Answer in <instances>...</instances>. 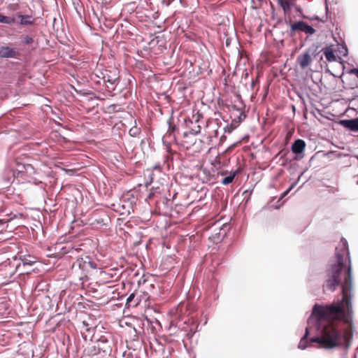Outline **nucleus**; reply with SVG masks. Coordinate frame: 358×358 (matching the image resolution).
Wrapping results in <instances>:
<instances>
[{
	"instance_id": "1",
	"label": "nucleus",
	"mask_w": 358,
	"mask_h": 358,
	"mask_svg": "<svg viewBox=\"0 0 358 358\" xmlns=\"http://www.w3.org/2000/svg\"><path fill=\"white\" fill-rule=\"evenodd\" d=\"M336 263L327 271V279L323 285L324 289L334 292L340 285L343 298L329 306H315L313 314L317 320L321 336L310 339L311 343H318L320 347L331 349L344 342L350 344L354 328L351 321L345 317L352 313V266L347 241L342 238L336 248Z\"/></svg>"
},
{
	"instance_id": "2",
	"label": "nucleus",
	"mask_w": 358,
	"mask_h": 358,
	"mask_svg": "<svg viewBox=\"0 0 358 358\" xmlns=\"http://www.w3.org/2000/svg\"><path fill=\"white\" fill-rule=\"evenodd\" d=\"M217 129H214L213 133L208 132L202 136V138L196 139L194 142L189 145L194 153H199L206 150L210 145L213 136H217Z\"/></svg>"
},
{
	"instance_id": "3",
	"label": "nucleus",
	"mask_w": 358,
	"mask_h": 358,
	"mask_svg": "<svg viewBox=\"0 0 358 358\" xmlns=\"http://www.w3.org/2000/svg\"><path fill=\"white\" fill-rule=\"evenodd\" d=\"M92 348L94 349V351H91V353L93 355L97 353V352L96 351V348L98 349V352L101 351H102L103 352H111L112 350L110 343L108 342V339L104 336H101L97 340L96 345H93Z\"/></svg>"
},
{
	"instance_id": "4",
	"label": "nucleus",
	"mask_w": 358,
	"mask_h": 358,
	"mask_svg": "<svg viewBox=\"0 0 358 358\" xmlns=\"http://www.w3.org/2000/svg\"><path fill=\"white\" fill-rule=\"evenodd\" d=\"M290 27L292 31L299 30L310 35L315 32V29L313 27L308 25L303 21L293 23L291 24Z\"/></svg>"
},
{
	"instance_id": "5",
	"label": "nucleus",
	"mask_w": 358,
	"mask_h": 358,
	"mask_svg": "<svg viewBox=\"0 0 358 358\" xmlns=\"http://www.w3.org/2000/svg\"><path fill=\"white\" fill-rule=\"evenodd\" d=\"M101 281L103 284H107L110 282H114L119 280L120 275L117 274L115 271L113 270H109L108 271H102L101 272Z\"/></svg>"
},
{
	"instance_id": "6",
	"label": "nucleus",
	"mask_w": 358,
	"mask_h": 358,
	"mask_svg": "<svg viewBox=\"0 0 358 358\" xmlns=\"http://www.w3.org/2000/svg\"><path fill=\"white\" fill-rule=\"evenodd\" d=\"M296 62L302 69H305L311 64L312 57L309 52H306L297 57Z\"/></svg>"
},
{
	"instance_id": "7",
	"label": "nucleus",
	"mask_w": 358,
	"mask_h": 358,
	"mask_svg": "<svg viewBox=\"0 0 358 358\" xmlns=\"http://www.w3.org/2000/svg\"><path fill=\"white\" fill-rule=\"evenodd\" d=\"M306 148V143L302 139L296 140L292 145V151L295 154L302 153Z\"/></svg>"
},
{
	"instance_id": "8",
	"label": "nucleus",
	"mask_w": 358,
	"mask_h": 358,
	"mask_svg": "<svg viewBox=\"0 0 358 358\" xmlns=\"http://www.w3.org/2000/svg\"><path fill=\"white\" fill-rule=\"evenodd\" d=\"M17 52L9 47L0 48V57L13 58L16 57Z\"/></svg>"
},
{
	"instance_id": "9",
	"label": "nucleus",
	"mask_w": 358,
	"mask_h": 358,
	"mask_svg": "<svg viewBox=\"0 0 358 358\" xmlns=\"http://www.w3.org/2000/svg\"><path fill=\"white\" fill-rule=\"evenodd\" d=\"M341 124L352 131H358V118L342 120Z\"/></svg>"
},
{
	"instance_id": "10",
	"label": "nucleus",
	"mask_w": 358,
	"mask_h": 358,
	"mask_svg": "<svg viewBox=\"0 0 358 358\" xmlns=\"http://www.w3.org/2000/svg\"><path fill=\"white\" fill-rule=\"evenodd\" d=\"M202 117L203 115L199 110H196V113H193L192 118L188 117L185 120V126L189 127V124H193L194 122L196 124Z\"/></svg>"
},
{
	"instance_id": "11",
	"label": "nucleus",
	"mask_w": 358,
	"mask_h": 358,
	"mask_svg": "<svg viewBox=\"0 0 358 358\" xmlns=\"http://www.w3.org/2000/svg\"><path fill=\"white\" fill-rule=\"evenodd\" d=\"M112 75L108 73H106L103 76V80L105 83H108L111 85L115 83L116 81L119 80V76L116 71L113 72H110Z\"/></svg>"
},
{
	"instance_id": "12",
	"label": "nucleus",
	"mask_w": 358,
	"mask_h": 358,
	"mask_svg": "<svg viewBox=\"0 0 358 358\" xmlns=\"http://www.w3.org/2000/svg\"><path fill=\"white\" fill-rule=\"evenodd\" d=\"M322 52L327 61H336V57L334 55V50L331 46L325 47L324 48L322 49Z\"/></svg>"
},
{
	"instance_id": "13",
	"label": "nucleus",
	"mask_w": 358,
	"mask_h": 358,
	"mask_svg": "<svg viewBox=\"0 0 358 358\" xmlns=\"http://www.w3.org/2000/svg\"><path fill=\"white\" fill-rule=\"evenodd\" d=\"M18 18L20 19L21 25H31L34 23V18L29 15H18Z\"/></svg>"
},
{
	"instance_id": "14",
	"label": "nucleus",
	"mask_w": 358,
	"mask_h": 358,
	"mask_svg": "<svg viewBox=\"0 0 358 358\" xmlns=\"http://www.w3.org/2000/svg\"><path fill=\"white\" fill-rule=\"evenodd\" d=\"M294 0H279L280 6L282 7L285 13H289L291 8L294 6Z\"/></svg>"
},
{
	"instance_id": "15",
	"label": "nucleus",
	"mask_w": 358,
	"mask_h": 358,
	"mask_svg": "<svg viewBox=\"0 0 358 358\" xmlns=\"http://www.w3.org/2000/svg\"><path fill=\"white\" fill-rule=\"evenodd\" d=\"M0 22L7 24H12L15 22V17L5 16L0 13Z\"/></svg>"
},
{
	"instance_id": "16",
	"label": "nucleus",
	"mask_w": 358,
	"mask_h": 358,
	"mask_svg": "<svg viewBox=\"0 0 358 358\" xmlns=\"http://www.w3.org/2000/svg\"><path fill=\"white\" fill-rule=\"evenodd\" d=\"M309 332H308V329L306 328V334L305 335L301 338L299 343V348L300 349H305L306 347H307V337H308V335Z\"/></svg>"
},
{
	"instance_id": "17",
	"label": "nucleus",
	"mask_w": 358,
	"mask_h": 358,
	"mask_svg": "<svg viewBox=\"0 0 358 358\" xmlns=\"http://www.w3.org/2000/svg\"><path fill=\"white\" fill-rule=\"evenodd\" d=\"M186 127L189 129V133L194 135L199 134L201 131V126L194 122L193 124H189V127Z\"/></svg>"
},
{
	"instance_id": "18",
	"label": "nucleus",
	"mask_w": 358,
	"mask_h": 358,
	"mask_svg": "<svg viewBox=\"0 0 358 358\" xmlns=\"http://www.w3.org/2000/svg\"><path fill=\"white\" fill-rule=\"evenodd\" d=\"M141 133V128L134 126L129 129V134L132 137L138 136Z\"/></svg>"
},
{
	"instance_id": "19",
	"label": "nucleus",
	"mask_w": 358,
	"mask_h": 358,
	"mask_svg": "<svg viewBox=\"0 0 358 358\" xmlns=\"http://www.w3.org/2000/svg\"><path fill=\"white\" fill-rule=\"evenodd\" d=\"M86 264L83 259H78L76 262H74L72 265V269H75L76 268H81Z\"/></svg>"
},
{
	"instance_id": "20",
	"label": "nucleus",
	"mask_w": 358,
	"mask_h": 358,
	"mask_svg": "<svg viewBox=\"0 0 358 358\" xmlns=\"http://www.w3.org/2000/svg\"><path fill=\"white\" fill-rule=\"evenodd\" d=\"M235 176H236V173H234L233 174L224 178L222 180V183L225 185L230 184L231 182H232Z\"/></svg>"
},
{
	"instance_id": "21",
	"label": "nucleus",
	"mask_w": 358,
	"mask_h": 358,
	"mask_svg": "<svg viewBox=\"0 0 358 358\" xmlns=\"http://www.w3.org/2000/svg\"><path fill=\"white\" fill-rule=\"evenodd\" d=\"M33 42H34V39L32 37L29 36H26L25 37H24L23 43L24 44L29 45V44L32 43Z\"/></svg>"
},
{
	"instance_id": "22",
	"label": "nucleus",
	"mask_w": 358,
	"mask_h": 358,
	"mask_svg": "<svg viewBox=\"0 0 358 358\" xmlns=\"http://www.w3.org/2000/svg\"><path fill=\"white\" fill-rule=\"evenodd\" d=\"M22 262L23 263V265H32L34 263H35L34 260L28 259L26 257H24L22 259Z\"/></svg>"
},
{
	"instance_id": "23",
	"label": "nucleus",
	"mask_w": 358,
	"mask_h": 358,
	"mask_svg": "<svg viewBox=\"0 0 358 358\" xmlns=\"http://www.w3.org/2000/svg\"><path fill=\"white\" fill-rule=\"evenodd\" d=\"M134 298H135V294L134 293L131 294L127 299V304H128L129 306H131V303L134 301Z\"/></svg>"
},
{
	"instance_id": "24",
	"label": "nucleus",
	"mask_w": 358,
	"mask_h": 358,
	"mask_svg": "<svg viewBox=\"0 0 358 358\" xmlns=\"http://www.w3.org/2000/svg\"><path fill=\"white\" fill-rule=\"evenodd\" d=\"M294 185H292L286 191H285L281 196H280V199H282L284 198L285 196H287L288 194V193L290 192V190L294 187Z\"/></svg>"
},
{
	"instance_id": "25",
	"label": "nucleus",
	"mask_w": 358,
	"mask_h": 358,
	"mask_svg": "<svg viewBox=\"0 0 358 358\" xmlns=\"http://www.w3.org/2000/svg\"><path fill=\"white\" fill-rule=\"evenodd\" d=\"M349 73L355 75L358 78V69H352L349 71Z\"/></svg>"
},
{
	"instance_id": "26",
	"label": "nucleus",
	"mask_w": 358,
	"mask_h": 358,
	"mask_svg": "<svg viewBox=\"0 0 358 358\" xmlns=\"http://www.w3.org/2000/svg\"><path fill=\"white\" fill-rule=\"evenodd\" d=\"M117 286V285H110V286L108 287V288L113 289L112 291V293L114 294L115 292L117 291V288H116Z\"/></svg>"
},
{
	"instance_id": "27",
	"label": "nucleus",
	"mask_w": 358,
	"mask_h": 358,
	"mask_svg": "<svg viewBox=\"0 0 358 358\" xmlns=\"http://www.w3.org/2000/svg\"><path fill=\"white\" fill-rule=\"evenodd\" d=\"M35 290L36 291H40V290H43V287H41V283H38L36 286H35Z\"/></svg>"
},
{
	"instance_id": "28",
	"label": "nucleus",
	"mask_w": 358,
	"mask_h": 358,
	"mask_svg": "<svg viewBox=\"0 0 358 358\" xmlns=\"http://www.w3.org/2000/svg\"><path fill=\"white\" fill-rule=\"evenodd\" d=\"M343 51H341V52L343 53V55H346L348 54V49L345 47H343Z\"/></svg>"
},
{
	"instance_id": "29",
	"label": "nucleus",
	"mask_w": 358,
	"mask_h": 358,
	"mask_svg": "<svg viewBox=\"0 0 358 358\" xmlns=\"http://www.w3.org/2000/svg\"><path fill=\"white\" fill-rule=\"evenodd\" d=\"M19 266H20V265H19V266H16V268H15L14 270H13V271L10 273V277H11V276H12V275L15 273L16 269H17Z\"/></svg>"
},
{
	"instance_id": "30",
	"label": "nucleus",
	"mask_w": 358,
	"mask_h": 358,
	"mask_svg": "<svg viewBox=\"0 0 358 358\" xmlns=\"http://www.w3.org/2000/svg\"><path fill=\"white\" fill-rule=\"evenodd\" d=\"M236 126H233L232 124L230 127H228V132H231L234 129H235Z\"/></svg>"
},
{
	"instance_id": "31",
	"label": "nucleus",
	"mask_w": 358,
	"mask_h": 358,
	"mask_svg": "<svg viewBox=\"0 0 358 358\" xmlns=\"http://www.w3.org/2000/svg\"><path fill=\"white\" fill-rule=\"evenodd\" d=\"M138 303H139V301L136 299V300L134 301V303L133 306H136L138 304Z\"/></svg>"
},
{
	"instance_id": "32",
	"label": "nucleus",
	"mask_w": 358,
	"mask_h": 358,
	"mask_svg": "<svg viewBox=\"0 0 358 358\" xmlns=\"http://www.w3.org/2000/svg\"><path fill=\"white\" fill-rule=\"evenodd\" d=\"M188 133L187 132H185L184 134H183V136L185 138H187L188 137Z\"/></svg>"
},
{
	"instance_id": "33",
	"label": "nucleus",
	"mask_w": 358,
	"mask_h": 358,
	"mask_svg": "<svg viewBox=\"0 0 358 358\" xmlns=\"http://www.w3.org/2000/svg\"><path fill=\"white\" fill-rule=\"evenodd\" d=\"M154 169H159V166H155Z\"/></svg>"
},
{
	"instance_id": "34",
	"label": "nucleus",
	"mask_w": 358,
	"mask_h": 358,
	"mask_svg": "<svg viewBox=\"0 0 358 358\" xmlns=\"http://www.w3.org/2000/svg\"><path fill=\"white\" fill-rule=\"evenodd\" d=\"M355 158H356V159H357V161H358V155H356V156H355Z\"/></svg>"
}]
</instances>
